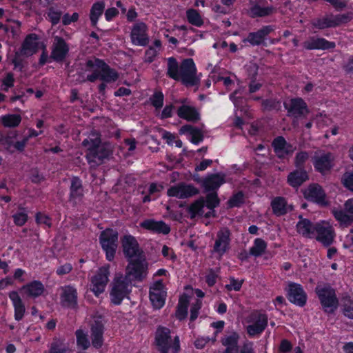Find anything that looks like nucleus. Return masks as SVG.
I'll return each instance as SVG.
<instances>
[{
    "label": "nucleus",
    "instance_id": "25",
    "mask_svg": "<svg viewBox=\"0 0 353 353\" xmlns=\"http://www.w3.org/2000/svg\"><path fill=\"white\" fill-rule=\"evenodd\" d=\"M272 146L276 156L280 159H284L287 157L291 156L295 150V148L287 142L282 136L274 138L272 142Z\"/></svg>",
    "mask_w": 353,
    "mask_h": 353
},
{
    "label": "nucleus",
    "instance_id": "13",
    "mask_svg": "<svg viewBox=\"0 0 353 353\" xmlns=\"http://www.w3.org/2000/svg\"><path fill=\"white\" fill-rule=\"evenodd\" d=\"M199 190L194 185L179 182L170 186L167 190V195L179 199H185L199 194Z\"/></svg>",
    "mask_w": 353,
    "mask_h": 353
},
{
    "label": "nucleus",
    "instance_id": "41",
    "mask_svg": "<svg viewBox=\"0 0 353 353\" xmlns=\"http://www.w3.org/2000/svg\"><path fill=\"white\" fill-rule=\"evenodd\" d=\"M268 243L261 238H256L253 241V245L250 248L252 256L258 258L261 256L266 251Z\"/></svg>",
    "mask_w": 353,
    "mask_h": 353
},
{
    "label": "nucleus",
    "instance_id": "27",
    "mask_svg": "<svg viewBox=\"0 0 353 353\" xmlns=\"http://www.w3.org/2000/svg\"><path fill=\"white\" fill-rule=\"evenodd\" d=\"M69 201L76 205L81 202L84 196V189L82 180L77 176H72L70 179Z\"/></svg>",
    "mask_w": 353,
    "mask_h": 353
},
{
    "label": "nucleus",
    "instance_id": "21",
    "mask_svg": "<svg viewBox=\"0 0 353 353\" xmlns=\"http://www.w3.org/2000/svg\"><path fill=\"white\" fill-rule=\"evenodd\" d=\"M50 59L57 63L63 62L67 57L70 47L66 41L60 36H54Z\"/></svg>",
    "mask_w": 353,
    "mask_h": 353
},
{
    "label": "nucleus",
    "instance_id": "56",
    "mask_svg": "<svg viewBox=\"0 0 353 353\" xmlns=\"http://www.w3.org/2000/svg\"><path fill=\"white\" fill-rule=\"evenodd\" d=\"M261 105L265 110L268 111L279 110L281 102L276 99H266L262 100Z\"/></svg>",
    "mask_w": 353,
    "mask_h": 353
},
{
    "label": "nucleus",
    "instance_id": "44",
    "mask_svg": "<svg viewBox=\"0 0 353 353\" xmlns=\"http://www.w3.org/2000/svg\"><path fill=\"white\" fill-rule=\"evenodd\" d=\"M245 202V194L240 190L234 193L228 200L226 204L229 209L241 208Z\"/></svg>",
    "mask_w": 353,
    "mask_h": 353
},
{
    "label": "nucleus",
    "instance_id": "57",
    "mask_svg": "<svg viewBox=\"0 0 353 353\" xmlns=\"http://www.w3.org/2000/svg\"><path fill=\"white\" fill-rule=\"evenodd\" d=\"M202 306V302L196 299L194 303H193L190 307V321L191 322H194L198 317L199 310H201Z\"/></svg>",
    "mask_w": 353,
    "mask_h": 353
},
{
    "label": "nucleus",
    "instance_id": "50",
    "mask_svg": "<svg viewBox=\"0 0 353 353\" xmlns=\"http://www.w3.org/2000/svg\"><path fill=\"white\" fill-rule=\"evenodd\" d=\"M14 223L19 227L26 224L28 219V212L25 208L19 206L18 210L12 215Z\"/></svg>",
    "mask_w": 353,
    "mask_h": 353
},
{
    "label": "nucleus",
    "instance_id": "48",
    "mask_svg": "<svg viewBox=\"0 0 353 353\" xmlns=\"http://www.w3.org/2000/svg\"><path fill=\"white\" fill-rule=\"evenodd\" d=\"M188 21L196 27H201L203 25V20L198 10L190 8L186 11Z\"/></svg>",
    "mask_w": 353,
    "mask_h": 353
},
{
    "label": "nucleus",
    "instance_id": "40",
    "mask_svg": "<svg viewBox=\"0 0 353 353\" xmlns=\"http://www.w3.org/2000/svg\"><path fill=\"white\" fill-rule=\"evenodd\" d=\"M332 213L334 219L343 226L348 227L353 223L352 216L345 210L334 209Z\"/></svg>",
    "mask_w": 353,
    "mask_h": 353
},
{
    "label": "nucleus",
    "instance_id": "58",
    "mask_svg": "<svg viewBox=\"0 0 353 353\" xmlns=\"http://www.w3.org/2000/svg\"><path fill=\"white\" fill-rule=\"evenodd\" d=\"M49 353H71V352L65 345L59 342H52L49 350Z\"/></svg>",
    "mask_w": 353,
    "mask_h": 353
},
{
    "label": "nucleus",
    "instance_id": "20",
    "mask_svg": "<svg viewBox=\"0 0 353 353\" xmlns=\"http://www.w3.org/2000/svg\"><path fill=\"white\" fill-rule=\"evenodd\" d=\"M335 232L334 228L323 223H316L315 239L321 243L324 247L330 246L335 238Z\"/></svg>",
    "mask_w": 353,
    "mask_h": 353
},
{
    "label": "nucleus",
    "instance_id": "36",
    "mask_svg": "<svg viewBox=\"0 0 353 353\" xmlns=\"http://www.w3.org/2000/svg\"><path fill=\"white\" fill-rule=\"evenodd\" d=\"M21 290L30 298L36 299L43 294L45 286L41 281L34 280L21 287Z\"/></svg>",
    "mask_w": 353,
    "mask_h": 353
},
{
    "label": "nucleus",
    "instance_id": "47",
    "mask_svg": "<svg viewBox=\"0 0 353 353\" xmlns=\"http://www.w3.org/2000/svg\"><path fill=\"white\" fill-rule=\"evenodd\" d=\"M333 28L339 27L343 24H347L353 19V13L347 12L346 13L331 14Z\"/></svg>",
    "mask_w": 353,
    "mask_h": 353
},
{
    "label": "nucleus",
    "instance_id": "60",
    "mask_svg": "<svg viewBox=\"0 0 353 353\" xmlns=\"http://www.w3.org/2000/svg\"><path fill=\"white\" fill-rule=\"evenodd\" d=\"M243 280H239L237 279H235L234 277H230V284H228L225 285V288L228 291H240V290L242 288V285L243 283Z\"/></svg>",
    "mask_w": 353,
    "mask_h": 353
},
{
    "label": "nucleus",
    "instance_id": "11",
    "mask_svg": "<svg viewBox=\"0 0 353 353\" xmlns=\"http://www.w3.org/2000/svg\"><path fill=\"white\" fill-rule=\"evenodd\" d=\"M154 343L159 353H170L169 350H172L173 343L170 329L163 325H159L154 333Z\"/></svg>",
    "mask_w": 353,
    "mask_h": 353
},
{
    "label": "nucleus",
    "instance_id": "43",
    "mask_svg": "<svg viewBox=\"0 0 353 353\" xmlns=\"http://www.w3.org/2000/svg\"><path fill=\"white\" fill-rule=\"evenodd\" d=\"M21 119L20 114H7L1 117V122L5 128H16L20 125Z\"/></svg>",
    "mask_w": 353,
    "mask_h": 353
},
{
    "label": "nucleus",
    "instance_id": "9",
    "mask_svg": "<svg viewBox=\"0 0 353 353\" xmlns=\"http://www.w3.org/2000/svg\"><path fill=\"white\" fill-rule=\"evenodd\" d=\"M283 106L287 110V115L294 120L305 117L310 110L306 102L301 97H294L290 103H284Z\"/></svg>",
    "mask_w": 353,
    "mask_h": 353
},
{
    "label": "nucleus",
    "instance_id": "22",
    "mask_svg": "<svg viewBox=\"0 0 353 353\" xmlns=\"http://www.w3.org/2000/svg\"><path fill=\"white\" fill-rule=\"evenodd\" d=\"M167 292L164 290V285L161 280L157 281L150 287L149 298L154 309L162 308L165 303Z\"/></svg>",
    "mask_w": 353,
    "mask_h": 353
},
{
    "label": "nucleus",
    "instance_id": "51",
    "mask_svg": "<svg viewBox=\"0 0 353 353\" xmlns=\"http://www.w3.org/2000/svg\"><path fill=\"white\" fill-rule=\"evenodd\" d=\"M151 105L156 110H159L163 106L164 94L160 90H155L154 93L149 98Z\"/></svg>",
    "mask_w": 353,
    "mask_h": 353
},
{
    "label": "nucleus",
    "instance_id": "4",
    "mask_svg": "<svg viewBox=\"0 0 353 353\" xmlns=\"http://www.w3.org/2000/svg\"><path fill=\"white\" fill-rule=\"evenodd\" d=\"M314 292L319 301L322 310L328 314H332L338 308L339 302L336 290L330 283H318Z\"/></svg>",
    "mask_w": 353,
    "mask_h": 353
},
{
    "label": "nucleus",
    "instance_id": "30",
    "mask_svg": "<svg viewBox=\"0 0 353 353\" xmlns=\"http://www.w3.org/2000/svg\"><path fill=\"white\" fill-rule=\"evenodd\" d=\"M140 226L154 234H168L170 232V227L163 221H155L148 219L140 223Z\"/></svg>",
    "mask_w": 353,
    "mask_h": 353
},
{
    "label": "nucleus",
    "instance_id": "10",
    "mask_svg": "<svg viewBox=\"0 0 353 353\" xmlns=\"http://www.w3.org/2000/svg\"><path fill=\"white\" fill-rule=\"evenodd\" d=\"M121 242L123 253L127 261L143 256V252L134 236L125 234L121 238Z\"/></svg>",
    "mask_w": 353,
    "mask_h": 353
},
{
    "label": "nucleus",
    "instance_id": "42",
    "mask_svg": "<svg viewBox=\"0 0 353 353\" xmlns=\"http://www.w3.org/2000/svg\"><path fill=\"white\" fill-rule=\"evenodd\" d=\"M38 39L39 37L35 33L28 34L22 43V51L30 50L35 53L38 48V43L37 42Z\"/></svg>",
    "mask_w": 353,
    "mask_h": 353
},
{
    "label": "nucleus",
    "instance_id": "14",
    "mask_svg": "<svg viewBox=\"0 0 353 353\" xmlns=\"http://www.w3.org/2000/svg\"><path fill=\"white\" fill-rule=\"evenodd\" d=\"M274 31V26L267 25L262 26L260 29L255 32L248 33L247 37L242 40L243 43H248L251 46H267V37L272 32Z\"/></svg>",
    "mask_w": 353,
    "mask_h": 353
},
{
    "label": "nucleus",
    "instance_id": "31",
    "mask_svg": "<svg viewBox=\"0 0 353 353\" xmlns=\"http://www.w3.org/2000/svg\"><path fill=\"white\" fill-rule=\"evenodd\" d=\"M299 221L296 225L297 232L305 238H314L316 223H313L310 219L299 216Z\"/></svg>",
    "mask_w": 353,
    "mask_h": 353
},
{
    "label": "nucleus",
    "instance_id": "24",
    "mask_svg": "<svg viewBox=\"0 0 353 353\" xmlns=\"http://www.w3.org/2000/svg\"><path fill=\"white\" fill-rule=\"evenodd\" d=\"M147 31L148 27L145 23L139 22L134 24L130 33L132 43L138 46H146L149 43Z\"/></svg>",
    "mask_w": 353,
    "mask_h": 353
},
{
    "label": "nucleus",
    "instance_id": "39",
    "mask_svg": "<svg viewBox=\"0 0 353 353\" xmlns=\"http://www.w3.org/2000/svg\"><path fill=\"white\" fill-rule=\"evenodd\" d=\"M105 6V2L103 1H97L92 4L90 11V20L93 28H97L99 19L104 12Z\"/></svg>",
    "mask_w": 353,
    "mask_h": 353
},
{
    "label": "nucleus",
    "instance_id": "37",
    "mask_svg": "<svg viewBox=\"0 0 353 353\" xmlns=\"http://www.w3.org/2000/svg\"><path fill=\"white\" fill-rule=\"evenodd\" d=\"M189 304L190 296L183 293L179 297L175 312V316L179 321H181L187 318Z\"/></svg>",
    "mask_w": 353,
    "mask_h": 353
},
{
    "label": "nucleus",
    "instance_id": "26",
    "mask_svg": "<svg viewBox=\"0 0 353 353\" xmlns=\"http://www.w3.org/2000/svg\"><path fill=\"white\" fill-rule=\"evenodd\" d=\"M303 46L307 50H332L336 48V43L323 37H310L303 43Z\"/></svg>",
    "mask_w": 353,
    "mask_h": 353
},
{
    "label": "nucleus",
    "instance_id": "35",
    "mask_svg": "<svg viewBox=\"0 0 353 353\" xmlns=\"http://www.w3.org/2000/svg\"><path fill=\"white\" fill-rule=\"evenodd\" d=\"M272 213L276 216H281L292 211L293 208L288 204L286 199L283 196H276L270 203Z\"/></svg>",
    "mask_w": 353,
    "mask_h": 353
},
{
    "label": "nucleus",
    "instance_id": "49",
    "mask_svg": "<svg viewBox=\"0 0 353 353\" xmlns=\"http://www.w3.org/2000/svg\"><path fill=\"white\" fill-rule=\"evenodd\" d=\"M204 197L205 207L209 210H213L219 206L221 200L219 198L217 192H206Z\"/></svg>",
    "mask_w": 353,
    "mask_h": 353
},
{
    "label": "nucleus",
    "instance_id": "46",
    "mask_svg": "<svg viewBox=\"0 0 353 353\" xmlns=\"http://www.w3.org/2000/svg\"><path fill=\"white\" fill-rule=\"evenodd\" d=\"M311 25L313 28L318 30L333 28L331 15L313 19Z\"/></svg>",
    "mask_w": 353,
    "mask_h": 353
},
{
    "label": "nucleus",
    "instance_id": "33",
    "mask_svg": "<svg viewBox=\"0 0 353 353\" xmlns=\"http://www.w3.org/2000/svg\"><path fill=\"white\" fill-rule=\"evenodd\" d=\"M9 299L12 301L14 307V317L17 321H21L26 313L25 304L23 302L17 291L13 290L8 294Z\"/></svg>",
    "mask_w": 353,
    "mask_h": 353
},
{
    "label": "nucleus",
    "instance_id": "61",
    "mask_svg": "<svg viewBox=\"0 0 353 353\" xmlns=\"http://www.w3.org/2000/svg\"><path fill=\"white\" fill-rule=\"evenodd\" d=\"M0 145H2L6 150L10 152H14L12 150L13 145V137L10 136L0 135Z\"/></svg>",
    "mask_w": 353,
    "mask_h": 353
},
{
    "label": "nucleus",
    "instance_id": "3",
    "mask_svg": "<svg viewBox=\"0 0 353 353\" xmlns=\"http://www.w3.org/2000/svg\"><path fill=\"white\" fill-rule=\"evenodd\" d=\"M83 146L87 148L85 159L90 167H97L112 155L111 145L108 142H102L99 134L94 138L85 139L82 142Z\"/></svg>",
    "mask_w": 353,
    "mask_h": 353
},
{
    "label": "nucleus",
    "instance_id": "16",
    "mask_svg": "<svg viewBox=\"0 0 353 353\" xmlns=\"http://www.w3.org/2000/svg\"><path fill=\"white\" fill-rule=\"evenodd\" d=\"M194 181L200 183L205 192H217L219 188L225 183V176L223 173L209 174L205 177L194 178Z\"/></svg>",
    "mask_w": 353,
    "mask_h": 353
},
{
    "label": "nucleus",
    "instance_id": "15",
    "mask_svg": "<svg viewBox=\"0 0 353 353\" xmlns=\"http://www.w3.org/2000/svg\"><path fill=\"white\" fill-rule=\"evenodd\" d=\"M110 274L109 265L101 267L91 279L90 290L96 296L102 294L108 282Z\"/></svg>",
    "mask_w": 353,
    "mask_h": 353
},
{
    "label": "nucleus",
    "instance_id": "12",
    "mask_svg": "<svg viewBox=\"0 0 353 353\" xmlns=\"http://www.w3.org/2000/svg\"><path fill=\"white\" fill-rule=\"evenodd\" d=\"M286 297L292 304L303 307L307 301V294L303 287L297 283L290 282L285 288Z\"/></svg>",
    "mask_w": 353,
    "mask_h": 353
},
{
    "label": "nucleus",
    "instance_id": "8",
    "mask_svg": "<svg viewBox=\"0 0 353 353\" xmlns=\"http://www.w3.org/2000/svg\"><path fill=\"white\" fill-rule=\"evenodd\" d=\"M128 262L125 276H132L135 281H142L148 274V263L143 256L128 260Z\"/></svg>",
    "mask_w": 353,
    "mask_h": 353
},
{
    "label": "nucleus",
    "instance_id": "19",
    "mask_svg": "<svg viewBox=\"0 0 353 353\" xmlns=\"http://www.w3.org/2000/svg\"><path fill=\"white\" fill-rule=\"evenodd\" d=\"M334 157L330 152H324L313 157L312 163L314 170L321 175L331 172L334 166Z\"/></svg>",
    "mask_w": 353,
    "mask_h": 353
},
{
    "label": "nucleus",
    "instance_id": "54",
    "mask_svg": "<svg viewBox=\"0 0 353 353\" xmlns=\"http://www.w3.org/2000/svg\"><path fill=\"white\" fill-rule=\"evenodd\" d=\"M341 183L347 190L353 193V171H346L341 179Z\"/></svg>",
    "mask_w": 353,
    "mask_h": 353
},
{
    "label": "nucleus",
    "instance_id": "18",
    "mask_svg": "<svg viewBox=\"0 0 353 353\" xmlns=\"http://www.w3.org/2000/svg\"><path fill=\"white\" fill-rule=\"evenodd\" d=\"M250 321L253 323L247 326V333L250 336L261 334L267 327L268 317L265 313L256 311L250 316Z\"/></svg>",
    "mask_w": 353,
    "mask_h": 353
},
{
    "label": "nucleus",
    "instance_id": "1",
    "mask_svg": "<svg viewBox=\"0 0 353 353\" xmlns=\"http://www.w3.org/2000/svg\"><path fill=\"white\" fill-rule=\"evenodd\" d=\"M167 76L180 81L187 88L199 86L201 81L196 64L192 58L184 59L180 65L174 57L168 58Z\"/></svg>",
    "mask_w": 353,
    "mask_h": 353
},
{
    "label": "nucleus",
    "instance_id": "32",
    "mask_svg": "<svg viewBox=\"0 0 353 353\" xmlns=\"http://www.w3.org/2000/svg\"><path fill=\"white\" fill-rule=\"evenodd\" d=\"M309 180V174L305 169L296 168L287 176L288 184L293 188H298Z\"/></svg>",
    "mask_w": 353,
    "mask_h": 353
},
{
    "label": "nucleus",
    "instance_id": "34",
    "mask_svg": "<svg viewBox=\"0 0 353 353\" xmlns=\"http://www.w3.org/2000/svg\"><path fill=\"white\" fill-rule=\"evenodd\" d=\"M240 339L239 334L236 331L231 332L229 334L225 335L221 339V343L225 349L223 353H235L237 352L239 347V341Z\"/></svg>",
    "mask_w": 353,
    "mask_h": 353
},
{
    "label": "nucleus",
    "instance_id": "7",
    "mask_svg": "<svg viewBox=\"0 0 353 353\" xmlns=\"http://www.w3.org/2000/svg\"><path fill=\"white\" fill-rule=\"evenodd\" d=\"M304 198L309 202L321 207L329 205L327 194L323 188L317 183H310L303 192Z\"/></svg>",
    "mask_w": 353,
    "mask_h": 353
},
{
    "label": "nucleus",
    "instance_id": "45",
    "mask_svg": "<svg viewBox=\"0 0 353 353\" xmlns=\"http://www.w3.org/2000/svg\"><path fill=\"white\" fill-rule=\"evenodd\" d=\"M75 336L78 349L85 351L90 347L88 336L83 330H77L75 331Z\"/></svg>",
    "mask_w": 353,
    "mask_h": 353
},
{
    "label": "nucleus",
    "instance_id": "29",
    "mask_svg": "<svg viewBox=\"0 0 353 353\" xmlns=\"http://www.w3.org/2000/svg\"><path fill=\"white\" fill-rule=\"evenodd\" d=\"M177 116L188 122L197 123L201 120V114L199 110L192 105L183 104L176 110Z\"/></svg>",
    "mask_w": 353,
    "mask_h": 353
},
{
    "label": "nucleus",
    "instance_id": "59",
    "mask_svg": "<svg viewBox=\"0 0 353 353\" xmlns=\"http://www.w3.org/2000/svg\"><path fill=\"white\" fill-rule=\"evenodd\" d=\"M35 221L37 224H43L50 228L52 226V219L46 214L40 212H37L35 214Z\"/></svg>",
    "mask_w": 353,
    "mask_h": 353
},
{
    "label": "nucleus",
    "instance_id": "55",
    "mask_svg": "<svg viewBox=\"0 0 353 353\" xmlns=\"http://www.w3.org/2000/svg\"><path fill=\"white\" fill-rule=\"evenodd\" d=\"M309 158V154L306 151H300L296 153L294 158V166L296 168L305 169V163Z\"/></svg>",
    "mask_w": 353,
    "mask_h": 353
},
{
    "label": "nucleus",
    "instance_id": "28",
    "mask_svg": "<svg viewBox=\"0 0 353 353\" xmlns=\"http://www.w3.org/2000/svg\"><path fill=\"white\" fill-rule=\"evenodd\" d=\"M105 327L100 321H95L90 327L91 344L96 350L102 347L104 343L103 334Z\"/></svg>",
    "mask_w": 353,
    "mask_h": 353
},
{
    "label": "nucleus",
    "instance_id": "2",
    "mask_svg": "<svg viewBox=\"0 0 353 353\" xmlns=\"http://www.w3.org/2000/svg\"><path fill=\"white\" fill-rule=\"evenodd\" d=\"M85 71L92 72L88 74L86 79L82 81L95 82L97 79L103 82L98 85L99 93L105 95L106 83L115 82L118 80L119 74L118 72L111 68L103 59L93 57L88 59L85 63Z\"/></svg>",
    "mask_w": 353,
    "mask_h": 353
},
{
    "label": "nucleus",
    "instance_id": "53",
    "mask_svg": "<svg viewBox=\"0 0 353 353\" xmlns=\"http://www.w3.org/2000/svg\"><path fill=\"white\" fill-rule=\"evenodd\" d=\"M343 313L347 318L353 319V297L348 296L344 298Z\"/></svg>",
    "mask_w": 353,
    "mask_h": 353
},
{
    "label": "nucleus",
    "instance_id": "6",
    "mask_svg": "<svg viewBox=\"0 0 353 353\" xmlns=\"http://www.w3.org/2000/svg\"><path fill=\"white\" fill-rule=\"evenodd\" d=\"M131 292L132 285L129 278L127 276L115 278L110 292L111 303L115 305H121L123 299L128 297Z\"/></svg>",
    "mask_w": 353,
    "mask_h": 353
},
{
    "label": "nucleus",
    "instance_id": "23",
    "mask_svg": "<svg viewBox=\"0 0 353 353\" xmlns=\"http://www.w3.org/2000/svg\"><path fill=\"white\" fill-rule=\"evenodd\" d=\"M231 233L228 228L221 229L216 234L213 252L222 257L230 249Z\"/></svg>",
    "mask_w": 353,
    "mask_h": 353
},
{
    "label": "nucleus",
    "instance_id": "52",
    "mask_svg": "<svg viewBox=\"0 0 353 353\" xmlns=\"http://www.w3.org/2000/svg\"><path fill=\"white\" fill-rule=\"evenodd\" d=\"M62 12L56 9L54 6H50L48 9L47 19L52 26H56L60 21Z\"/></svg>",
    "mask_w": 353,
    "mask_h": 353
},
{
    "label": "nucleus",
    "instance_id": "38",
    "mask_svg": "<svg viewBox=\"0 0 353 353\" xmlns=\"http://www.w3.org/2000/svg\"><path fill=\"white\" fill-rule=\"evenodd\" d=\"M205 201L204 197L200 196L193 201L188 208L187 212L190 214V219H194L197 216L201 217L204 213Z\"/></svg>",
    "mask_w": 353,
    "mask_h": 353
},
{
    "label": "nucleus",
    "instance_id": "62",
    "mask_svg": "<svg viewBox=\"0 0 353 353\" xmlns=\"http://www.w3.org/2000/svg\"><path fill=\"white\" fill-rule=\"evenodd\" d=\"M217 278L218 274L215 272L214 270L210 268L205 277V283L209 287H213L216 283Z\"/></svg>",
    "mask_w": 353,
    "mask_h": 353
},
{
    "label": "nucleus",
    "instance_id": "64",
    "mask_svg": "<svg viewBox=\"0 0 353 353\" xmlns=\"http://www.w3.org/2000/svg\"><path fill=\"white\" fill-rule=\"evenodd\" d=\"M235 353H256L254 342L245 341L239 349L238 352Z\"/></svg>",
    "mask_w": 353,
    "mask_h": 353
},
{
    "label": "nucleus",
    "instance_id": "17",
    "mask_svg": "<svg viewBox=\"0 0 353 353\" xmlns=\"http://www.w3.org/2000/svg\"><path fill=\"white\" fill-rule=\"evenodd\" d=\"M60 303L63 308L70 310L78 309V292L77 288L72 285H65L61 288Z\"/></svg>",
    "mask_w": 353,
    "mask_h": 353
},
{
    "label": "nucleus",
    "instance_id": "5",
    "mask_svg": "<svg viewBox=\"0 0 353 353\" xmlns=\"http://www.w3.org/2000/svg\"><path fill=\"white\" fill-rule=\"evenodd\" d=\"M118 232L111 228H107L100 232L99 242L105 252L107 261H114L118 247Z\"/></svg>",
    "mask_w": 353,
    "mask_h": 353
},
{
    "label": "nucleus",
    "instance_id": "63",
    "mask_svg": "<svg viewBox=\"0 0 353 353\" xmlns=\"http://www.w3.org/2000/svg\"><path fill=\"white\" fill-rule=\"evenodd\" d=\"M293 349L292 343L288 339H283L281 341L278 350L279 353H290Z\"/></svg>",
    "mask_w": 353,
    "mask_h": 353
}]
</instances>
